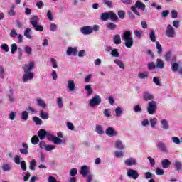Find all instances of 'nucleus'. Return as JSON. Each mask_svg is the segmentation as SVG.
Here are the masks:
<instances>
[{
    "label": "nucleus",
    "instance_id": "obj_1",
    "mask_svg": "<svg viewBox=\"0 0 182 182\" xmlns=\"http://www.w3.org/2000/svg\"><path fill=\"white\" fill-rule=\"evenodd\" d=\"M24 74L22 77L23 83H28L29 80H32L35 77V74L32 72V70L35 69V63L30 62L28 64H26L22 67Z\"/></svg>",
    "mask_w": 182,
    "mask_h": 182
},
{
    "label": "nucleus",
    "instance_id": "obj_2",
    "mask_svg": "<svg viewBox=\"0 0 182 182\" xmlns=\"http://www.w3.org/2000/svg\"><path fill=\"white\" fill-rule=\"evenodd\" d=\"M122 39L124 40V45L128 49L132 48L134 41H133V37H132V32L130 31H125L124 32Z\"/></svg>",
    "mask_w": 182,
    "mask_h": 182
},
{
    "label": "nucleus",
    "instance_id": "obj_3",
    "mask_svg": "<svg viewBox=\"0 0 182 182\" xmlns=\"http://www.w3.org/2000/svg\"><path fill=\"white\" fill-rule=\"evenodd\" d=\"M31 25L33 28H35L36 31L38 32H43V26L41 25H38V23L39 22V16H33L31 18Z\"/></svg>",
    "mask_w": 182,
    "mask_h": 182
},
{
    "label": "nucleus",
    "instance_id": "obj_4",
    "mask_svg": "<svg viewBox=\"0 0 182 182\" xmlns=\"http://www.w3.org/2000/svg\"><path fill=\"white\" fill-rule=\"evenodd\" d=\"M46 137L49 141H53L54 144L59 145V144H62L63 143H65V141H63L62 139L58 136H53V134H52L50 132H47Z\"/></svg>",
    "mask_w": 182,
    "mask_h": 182
},
{
    "label": "nucleus",
    "instance_id": "obj_5",
    "mask_svg": "<svg viewBox=\"0 0 182 182\" xmlns=\"http://www.w3.org/2000/svg\"><path fill=\"white\" fill-rule=\"evenodd\" d=\"M102 103V97L99 95H95L94 97L90 100V107H96Z\"/></svg>",
    "mask_w": 182,
    "mask_h": 182
},
{
    "label": "nucleus",
    "instance_id": "obj_6",
    "mask_svg": "<svg viewBox=\"0 0 182 182\" xmlns=\"http://www.w3.org/2000/svg\"><path fill=\"white\" fill-rule=\"evenodd\" d=\"M146 110L149 114H154V113H156V110H157V102L154 100H152L150 102H149L148 106L146 107Z\"/></svg>",
    "mask_w": 182,
    "mask_h": 182
},
{
    "label": "nucleus",
    "instance_id": "obj_7",
    "mask_svg": "<svg viewBox=\"0 0 182 182\" xmlns=\"http://www.w3.org/2000/svg\"><path fill=\"white\" fill-rule=\"evenodd\" d=\"M127 176L129 177V178L137 180L139 178V171L134 169H129L127 170Z\"/></svg>",
    "mask_w": 182,
    "mask_h": 182
},
{
    "label": "nucleus",
    "instance_id": "obj_8",
    "mask_svg": "<svg viewBox=\"0 0 182 182\" xmlns=\"http://www.w3.org/2000/svg\"><path fill=\"white\" fill-rule=\"evenodd\" d=\"M92 172L90 171V167L87 165H83L81 166L80 174L82 176V177H86L87 175L90 174Z\"/></svg>",
    "mask_w": 182,
    "mask_h": 182
},
{
    "label": "nucleus",
    "instance_id": "obj_9",
    "mask_svg": "<svg viewBox=\"0 0 182 182\" xmlns=\"http://www.w3.org/2000/svg\"><path fill=\"white\" fill-rule=\"evenodd\" d=\"M142 99L144 102H149V100H151L152 102L154 99V95L149 91H144L142 94Z\"/></svg>",
    "mask_w": 182,
    "mask_h": 182
},
{
    "label": "nucleus",
    "instance_id": "obj_10",
    "mask_svg": "<svg viewBox=\"0 0 182 182\" xmlns=\"http://www.w3.org/2000/svg\"><path fill=\"white\" fill-rule=\"evenodd\" d=\"M80 32L82 33V35H90L93 32V28L85 26L80 28Z\"/></svg>",
    "mask_w": 182,
    "mask_h": 182
},
{
    "label": "nucleus",
    "instance_id": "obj_11",
    "mask_svg": "<svg viewBox=\"0 0 182 182\" xmlns=\"http://www.w3.org/2000/svg\"><path fill=\"white\" fill-rule=\"evenodd\" d=\"M176 32L174 31V28L171 25L168 24L166 28V35L168 38H173Z\"/></svg>",
    "mask_w": 182,
    "mask_h": 182
},
{
    "label": "nucleus",
    "instance_id": "obj_12",
    "mask_svg": "<svg viewBox=\"0 0 182 182\" xmlns=\"http://www.w3.org/2000/svg\"><path fill=\"white\" fill-rule=\"evenodd\" d=\"M105 134L107 136H109V137H114V136H117V131L114 129L113 127H108L105 130Z\"/></svg>",
    "mask_w": 182,
    "mask_h": 182
},
{
    "label": "nucleus",
    "instance_id": "obj_13",
    "mask_svg": "<svg viewBox=\"0 0 182 182\" xmlns=\"http://www.w3.org/2000/svg\"><path fill=\"white\" fill-rule=\"evenodd\" d=\"M157 147L159 149L160 151H162L163 153H165L167 154L168 153V149H167V146L164 142L159 141L157 144Z\"/></svg>",
    "mask_w": 182,
    "mask_h": 182
},
{
    "label": "nucleus",
    "instance_id": "obj_14",
    "mask_svg": "<svg viewBox=\"0 0 182 182\" xmlns=\"http://www.w3.org/2000/svg\"><path fill=\"white\" fill-rule=\"evenodd\" d=\"M66 53L68 56H77V48L76 47L72 48V47H68L67 49Z\"/></svg>",
    "mask_w": 182,
    "mask_h": 182
},
{
    "label": "nucleus",
    "instance_id": "obj_15",
    "mask_svg": "<svg viewBox=\"0 0 182 182\" xmlns=\"http://www.w3.org/2000/svg\"><path fill=\"white\" fill-rule=\"evenodd\" d=\"M67 89L69 92H74L75 89H76V85H75V80H69L67 84Z\"/></svg>",
    "mask_w": 182,
    "mask_h": 182
},
{
    "label": "nucleus",
    "instance_id": "obj_16",
    "mask_svg": "<svg viewBox=\"0 0 182 182\" xmlns=\"http://www.w3.org/2000/svg\"><path fill=\"white\" fill-rule=\"evenodd\" d=\"M6 96L8 97L11 103H14V102H15V97H14V89H12V87H9V92L7 93Z\"/></svg>",
    "mask_w": 182,
    "mask_h": 182
},
{
    "label": "nucleus",
    "instance_id": "obj_17",
    "mask_svg": "<svg viewBox=\"0 0 182 182\" xmlns=\"http://www.w3.org/2000/svg\"><path fill=\"white\" fill-rule=\"evenodd\" d=\"M124 164L126 166H136L137 164V160L134 158H129L124 161Z\"/></svg>",
    "mask_w": 182,
    "mask_h": 182
},
{
    "label": "nucleus",
    "instance_id": "obj_18",
    "mask_svg": "<svg viewBox=\"0 0 182 182\" xmlns=\"http://www.w3.org/2000/svg\"><path fill=\"white\" fill-rule=\"evenodd\" d=\"M22 147H23V148L20 149L19 151L21 154H25L26 156V154H28V150H29V146H28V144L23 142Z\"/></svg>",
    "mask_w": 182,
    "mask_h": 182
},
{
    "label": "nucleus",
    "instance_id": "obj_19",
    "mask_svg": "<svg viewBox=\"0 0 182 182\" xmlns=\"http://www.w3.org/2000/svg\"><path fill=\"white\" fill-rule=\"evenodd\" d=\"M48 132L43 129H41L38 132V136L39 137L40 140H43L45 137H46Z\"/></svg>",
    "mask_w": 182,
    "mask_h": 182
},
{
    "label": "nucleus",
    "instance_id": "obj_20",
    "mask_svg": "<svg viewBox=\"0 0 182 182\" xmlns=\"http://www.w3.org/2000/svg\"><path fill=\"white\" fill-rule=\"evenodd\" d=\"M173 167L176 171H178V173H180V171H181L182 170L181 161H175V162L173 163Z\"/></svg>",
    "mask_w": 182,
    "mask_h": 182
},
{
    "label": "nucleus",
    "instance_id": "obj_21",
    "mask_svg": "<svg viewBox=\"0 0 182 182\" xmlns=\"http://www.w3.org/2000/svg\"><path fill=\"white\" fill-rule=\"evenodd\" d=\"M161 124L164 130H168V129H170V124H168V121L166 119L161 120Z\"/></svg>",
    "mask_w": 182,
    "mask_h": 182
},
{
    "label": "nucleus",
    "instance_id": "obj_22",
    "mask_svg": "<svg viewBox=\"0 0 182 182\" xmlns=\"http://www.w3.org/2000/svg\"><path fill=\"white\" fill-rule=\"evenodd\" d=\"M171 164V161L167 159H163L161 161V166L164 168H168Z\"/></svg>",
    "mask_w": 182,
    "mask_h": 182
},
{
    "label": "nucleus",
    "instance_id": "obj_23",
    "mask_svg": "<svg viewBox=\"0 0 182 182\" xmlns=\"http://www.w3.org/2000/svg\"><path fill=\"white\" fill-rule=\"evenodd\" d=\"M113 42L115 45H120L122 43V38L120 35L116 34L113 36Z\"/></svg>",
    "mask_w": 182,
    "mask_h": 182
},
{
    "label": "nucleus",
    "instance_id": "obj_24",
    "mask_svg": "<svg viewBox=\"0 0 182 182\" xmlns=\"http://www.w3.org/2000/svg\"><path fill=\"white\" fill-rule=\"evenodd\" d=\"M115 147L118 149V150H123L124 149V146L123 145V142L120 140H117L115 142Z\"/></svg>",
    "mask_w": 182,
    "mask_h": 182
},
{
    "label": "nucleus",
    "instance_id": "obj_25",
    "mask_svg": "<svg viewBox=\"0 0 182 182\" xmlns=\"http://www.w3.org/2000/svg\"><path fill=\"white\" fill-rule=\"evenodd\" d=\"M136 8H138V9H141V11H144L146 9V4L137 1L135 3Z\"/></svg>",
    "mask_w": 182,
    "mask_h": 182
},
{
    "label": "nucleus",
    "instance_id": "obj_26",
    "mask_svg": "<svg viewBox=\"0 0 182 182\" xmlns=\"http://www.w3.org/2000/svg\"><path fill=\"white\" fill-rule=\"evenodd\" d=\"M39 116L41 119H43V120H48L49 119V114L43 112V110L40 111Z\"/></svg>",
    "mask_w": 182,
    "mask_h": 182
},
{
    "label": "nucleus",
    "instance_id": "obj_27",
    "mask_svg": "<svg viewBox=\"0 0 182 182\" xmlns=\"http://www.w3.org/2000/svg\"><path fill=\"white\" fill-rule=\"evenodd\" d=\"M156 68L164 69V62H163V60H161L160 58L156 60Z\"/></svg>",
    "mask_w": 182,
    "mask_h": 182
},
{
    "label": "nucleus",
    "instance_id": "obj_28",
    "mask_svg": "<svg viewBox=\"0 0 182 182\" xmlns=\"http://www.w3.org/2000/svg\"><path fill=\"white\" fill-rule=\"evenodd\" d=\"M102 4L107 6V8L112 9L113 8V1L111 0H102Z\"/></svg>",
    "mask_w": 182,
    "mask_h": 182
},
{
    "label": "nucleus",
    "instance_id": "obj_29",
    "mask_svg": "<svg viewBox=\"0 0 182 182\" xmlns=\"http://www.w3.org/2000/svg\"><path fill=\"white\" fill-rule=\"evenodd\" d=\"M95 132L97 134H104L105 130H103V127L102 125H96L95 126Z\"/></svg>",
    "mask_w": 182,
    "mask_h": 182
},
{
    "label": "nucleus",
    "instance_id": "obj_30",
    "mask_svg": "<svg viewBox=\"0 0 182 182\" xmlns=\"http://www.w3.org/2000/svg\"><path fill=\"white\" fill-rule=\"evenodd\" d=\"M31 28H27L24 31V36H26L27 39H32V36L31 35Z\"/></svg>",
    "mask_w": 182,
    "mask_h": 182
},
{
    "label": "nucleus",
    "instance_id": "obj_31",
    "mask_svg": "<svg viewBox=\"0 0 182 182\" xmlns=\"http://www.w3.org/2000/svg\"><path fill=\"white\" fill-rule=\"evenodd\" d=\"M38 106L43 107V109H46V104L45 101L41 98L37 99Z\"/></svg>",
    "mask_w": 182,
    "mask_h": 182
},
{
    "label": "nucleus",
    "instance_id": "obj_32",
    "mask_svg": "<svg viewBox=\"0 0 182 182\" xmlns=\"http://www.w3.org/2000/svg\"><path fill=\"white\" fill-rule=\"evenodd\" d=\"M109 13V19L111 21H113L114 22L117 21L118 17H117V15L114 14V12H113L112 11H110Z\"/></svg>",
    "mask_w": 182,
    "mask_h": 182
},
{
    "label": "nucleus",
    "instance_id": "obj_33",
    "mask_svg": "<svg viewBox=\"0 0 182 182\" xmlns=\"http://www.w3.org/2000/svg\"><path fill=\"white\" fill-rule=\"evenodd\" d=\"M31 143L34 145L36 146L39 143V136L38 135H34L31 139Z\"/></svg>",
    "mask_w": 182,
    "mask_h": 182
},
{
    "label": "nucleus",
    "instance_id": "obj_34",
    "mask_svg": "<svg viewBox=\"0 0 182 182\" xmlns=\"http://www.w3.org/2000/svg\"><path fill=\"white\" fill-rule=\"evenodd\" d=\"M106 26L109 31H114L117 28V25L112 22L107 23Z\"/></svg>",
    "mask_w": 182,
    "mask_h": 182
},
{
    "label": "nucleus",
    "instance_id": "obj_35",
    "mask_svg": "<svg viewBox=\"0 0 182 182\" xmlns=\"http://www.w3.org/2000/svg\"><path fill=\"white\" fill-rule=\"evenodd\" d=\"M138 77L139 79H147V77H149V73L147 71H145L144 73H139L138 74Z\"/></svg>",
    "mask_w": 182,
    "mask_h": 182
},
{
    "label": "nucleus",
    "instance_id": "obj_36",
    "mask_svg": "<svg viewBox=\"0 0 182 182\" xmlns=\"http://www.w3.org/2000/svg\"><path fill=\"white\" fill-rule=\"evenodd\" d=\"M110 55L112 58H119L120 56V53H119V51L116 48L112 50Z\"/></svg>",
    "mask_w": 182,
    "mask_h": 182
},
{
    "label": "nucleus",
    "instance_id": "obj_37",
    "mask_svg": "<svg viewBox=\"0 0 182 182\" xmlns=\"http://www.w3.org/2000/svg\"><path fill=\"white\" fill-rule=\"evenodd\" d=\"M85 90L87 92V96H90L93 93V90L92 89V85H87L85 86Z\"/></svg>",
    "mask_w": 182,
    "mask_h": 182
},
{
    "label": "nucleus",
    "instance_id": "obj_38",
    "mask_svg": "<svg viewBox=\"0 0 182 182\" xmlns=\"http://www.w3.org/2000/svg\"><path fill=\"white\" fill-rule=\"evenodd\" d=\"M115 114H116L117 117H120V116H122V114H123V109H122V108L120 107H117L115 109Z\"/></svg>",
    "mask_w": 182,
    "mask_h": 182
},
{
    "label": "nucleus",
    "instance_id": "obj_39",
    "mask_svg": "<svg viewBox=\"0 0 182 182\" xmlns=\"http://www.w3.org/2000/svg\"><path fill=\"white\" fill-rule=\"evenodd\" d=\"M102 21H107V19H109V13L105 12L101 14L100 16Z\"/></svg>",
    "mask_w": 182,
    "mask_h": 182
},
{
    "label": "nucleus",
    "instance_id": "obj_40",
    "mask_svg": "<svg viewBox=\"0 0 182 182\" xmlns=\"http://www.w3.org/2000/svg\"><path fill=\"white\" fill-rule=\"evenodd\" d=\"M149 123L151 124V127H152V129H154V127H156V124H157V118H151L149 120Z\"/></svg>",
    "mask_w": 182,
    "mask_h": 182
},
{
    "label": "nucleus",
    "instance_id": "obj_41",
    "mask_svg": "<svg viewBox=\"0 0 182 182\" xmlns=\"http://www.w3.org/2000/svg\"><path fill=\"white\" fill-rule=\"evenodd\" d=\"M156 49H157V53L159 55H161V53L163 52V48L161 47V45L159 41H156Z\"/></svg>",
    "mask_w": 182,
    "mask_h": 182
},
{
    "label": "nucleus",
    "instance_id": "obj_42",
    "mask_svg": "<svg viewBox=\"0 0 182 182\" xmlns=\"http://www.w3.org/2000/svg\"><path fill=\"white\" fill-rule=\"evenodd\" d=\"M1 168L4 171H11L12 167H11L8 164H4Z\"/></svg>",
    "mask_w": 182,
    "mask_h": 182
},
{
    "label": "nucleus",
    "instance_id": "obj_43",
    "mask_svg": "<svg viewBox=\"0 0 182 182\" xmlns=\"http://www.w3.org/2000/svg\"><path fill=\"white\" fill-rule=\"evenodd\" d=\"M114 62L116 65H117V66H119V68H120V69H124V64L122 62V60H115Z\"/></svg>",
    "mask_w": 182,
    "mask_h": 182
},
{
    "label": "nucleus",
    "instance_id": "obj_44",
    "mask_svg": "<svg viewBox=\"0 0 182 182\" xmlns=\"http://www.w3.org/2000/svg\"><path fill=\"white\" fill-rule=\"evenodd\" d=\"M178 68H180V65L177 63H172L171 69L173 72H177L178 70Z\"/></svg>",
    "mask_w": 182,
    "mask_h": 182
},
{
    "label": "nucleus",
    "instance_id": "obj_45",
    "mask_svg": "<svg viewBox=\"0 0 182 182\" xmlns=\"http://www.w3.org/2000/svg\"><path fill=\"white\" fill-rule=\"evenodd\" d=\"M29 117V114L26 111H23L21 114V119L22 120H28V118Z\"/></svg>",
    "mask_w": 182,
    "mask_h": 182
},
{
    "label": "nucleus",
    "instance_id": "obj_46",
    "mask_svg": "<svg viewBox=\"0 0 182 182\" xmlns=\"http://www.w3.org/2000/svg\"><path fill=\"white\" fill-rule=\"evenodd\" d=\"M155 173L156 174V176H164V170L158 167L156 168Z\"/></svg>",
    "mask_w": 182,
    "mask_h": 182
},
{
    "label": "nucleus",
    "instance_id": "obj_47",
    "mask_svg": "<svg viewBox=\"0 0 182 182\" xmlns=\"http://www.w3.org/2000/svg\"><path fill=\"white\" fill-rule=\"evenodd\" d=\"M57 105L59 109L63 107V101H62V97H57Z\"/></svg>",
    "mask_w": 182,
    "mask_h": 182
},
{
    "label": "nucleus",
    "instance_id": "obj_48",
    "mask_svg": "<svg viewBox=\"0 0 182 182\" xmlns=\"http://www.w3.org/2000/svg\"><path fill=\"white\" fill-rule=\"evenodd\" d=\"M33 122L36 123V124H37V125H41V124H42V123H43V121H42V119H41L39 117H34L33 118Z\"/></svg>",
    "mask_w": 182,
    "mask_h": 182
},
{
    "label": "nucleus",
    "instance_id": "obj_49",
    "mask_svg": "<svg viewBox=\"0 0 182 182\" xmlns=\"http://www.w3.org/2000/svg\"><path fill=\"white\" fill-rule=\"evenodd\" d=\"M172 141L175 144H181V140H180V138L177 136H172Z\"/></svg>",
    "mask_w": 182,
    "mask_h": 182
},
{
    "label": "nucleus",
    "instance_id": "obj_50",
    "mask_svg": "<svg viewBox=\"0 0 182 182\" xmlns=\"http://www.w3.org/2000/svg\"><path fill=\"white\" fill-rule=\"evenodd\" d=\"M153 82H154V83H155V85L156 86L161 87V83L160 82V78H159L157 77H154L153 78Z\"/></svg>",
    "mask_w": 182,
    "mask_h": 182
},
{
    "label": "nucleus",
    "instance_id": "obj_51",
    "mask_svg": "<svg viewBox=\"0 0 182 182\" xmlns=\"http://www.w3.org/2000/svg\"><path fill=\"white\" fill-rule=\"evenodd\" d=\"M149 38L151 42H156V33H154V31H151V33L149 34Z\"/></svg>",
    "mask_w": 182,
    "mask_h": 182
},
{
    "label": "nucleus",
    "instance_id": "obj_52",
    "mask_svg": "<svg viewBox=\"0 0 182 182\" xmlns=\"http://www.w3.org/2000/svg\"><path fill=\"white\" fill-rule=\"evenodd\" d=\"M141 33H143L142 31L135 30L134 35L136 36L138 39H141Z\"/></svg>",
    "mask_w": 182,
    "mask_h": 182
},
{
    "label": "nucleus",
    "instance_id": "obj_53",
    "mask_svg": "<svg viewBox=\"0 0 182 182\" xmlns=\"http://www.w3.org/2000/svg\"><path fill=\"white\" fill-rule=\"evenodd\" d=\"M35 166H36V161L35 159H33L31 163H30V166H29V168L30 170H35Z\"/></svg>",
    "mask_w": 182,
    "mask_h": 182
},
{
    "label": "nucleus",
    "instance_id": "obj_54",
    "mask_svg": "<svg viewBox=\"0 0 182 182\" xmlns=\"http://www.w3.org/2000/svg\"><path fill=\"white\" fill-rule=\"evenodd\" d=\"M5 77V70H4V67L0 65V78L4 79Z\"/></svg>",
    "mask_w": 182,
    "mask_h": 182
},
{
    "label": "nucleus",
    "instance_id": "obj_55",
    "mask_svg": "<svg viewBox=\"0 0 182 182\" xmlns=\"http://www.w3.org/2000/svg\"><path fill=\"white\" fill-rule=\"evenodd\" d=\"M104 116H105V117H107V119H109V117H110L111 114H110V109H105L104 112H103Z\"/></svg>",
    "mask_w": 182,
    "mask_h": 182
},
{
    "label": "nucleus",
    "instance_id": "obj_56",
    "mask_svg": "<svg viewBox=\"0 0 182 182\" xmlns=\"http://www.w3.org/2000/svg\"><path fill=\"white\" fill-rule=\"evenodd\" d=\"M133 110L134 112H135V113H141V107L137 105L135 107H134Z\"/></svg>",
    "mask_w": 182,
    "mask_h": 182
},
{
    "label": "nucleus",
    "instance_id": "obj_57",
    "mask_svg": "<svg viewBox=\"0 0 182 182\" xmlns=\"http://www.w3.org/2000/svg\"><path fill=\"white\" fill-rule=\"evenodd\" d=\"M55 149L56 146H55V145H46L45 150L46 151H51V150H55Z\"/></svg>",
    "mask_w": 182,
    "mask_h": 182
},
{
    "label": "nucleus",
    "instance_id": "obj_58",
    "mask_svg": "<svg viewBox=\"0 0 182 182\" xmlns=\"http://www.w3.org/2000/svg\"><path fill=\"white\" fill-rule=\"evenodd\" d=\"M21 168L23 170V171H26V162L25 161H23L20 163Z\"/></svg>",
    "mask_w": 182,
    "mask_h": 182
},
{
    "label": "nucleus",
    "instance_id": "obj_59",
    "mask_svg": "<svg viewBox=\"0 0 182 182\" xmlns=\"http://www.w3.org/2000/svg\"><path fill=\"white\" fill-rule=\"evenodd\" d=\"M24 50H25L26 53H27V55H32V48H31L29 46H26L24 48Z\"/></svg>",
    "mask_w": 182,
    "mask_h": 182
},
{
    "label": "nucleus",
    "instance_id": "obj_60",
    "mask_svg": "<svg viewBox=\"0 0 182 182\" xmlns=\"http://www.w3.org/2000/svg\"><path fill=\"white\" fill-rule=\"evenodd\" d=\"M18 50V46H16V43L11 44V53L14 55L15 52Z\"/></svg>",
    "mask_w": 182,
    "mask_h": 182
},
{
    "label": "nucleus",
    "instance_id": "obj_61",
    "mask_svg": "<svg viewBox=\"0 0 182 182\" xmlns=\"http://www.w3.org/2000/svg\"><path fill=\"white\" fill-rule=\"evenodd\" d=\"M144 177L146 180H149V178H153V173H151V172H145Z\"/></svg>",
    "mask_w": 182,
    "mask_h": 182
},
{
    "label": "nucleus",
    "instance_id": "obj_62",
    "mask_svg": "<svg viewBox=\"0 0 182 182\" xmlns=\"http://www.w3.org/2000/svg\"><path fill=\"white\" fill-rule=\"evenodd\" d=\"M117 15L120 19H124V15H126V13L124 11H118Z\"/></svg>",
    "mask_w": 182,
    "mask_h": 182
},
{
    "label": "nucleus",
    "instance_id": "obj_63",
    "mask_svg": "<svg viewBox=\"0 0 182 182\" xmlns=\"http://www.w3.org/2000/svg\"><path fill=\"white\" fill-rule=\"evenodd\" d=\"M114 154L117 159H120V158L123 157V151H115Z\"/></svg>",
    "mask_w": 182,
    "mask_h": 182
},
{
    "label": "nucleus",
    "instance_id": "obj_64",
    "mask_svg": "<svg viewBox=\"0 0 182 182\" xmlns=\"http://www.w3.org/2000/svg\"><path fill=\"white\" fill-rule=\"evenodd\" d=\"M14 163H16V164H21V156H19L18 155H16L14 157Z\"/></svg>",
    "mask_w": 182,
    "mask_h": 182
}]
</instances>
